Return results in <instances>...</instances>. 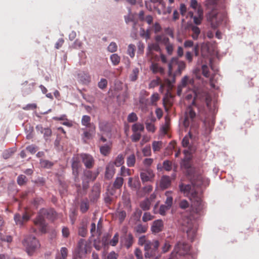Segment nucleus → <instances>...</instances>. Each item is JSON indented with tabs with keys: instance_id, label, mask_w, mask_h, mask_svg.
Instances as JSON below:
<instances>
[{
	"instance_id": "f257e3e1",
	"label": "nucleus",
	"mask_w": 259,
	"mask_h": 259,
	"mask_svg": "<svg viewBox=\"0 0 259 259\" xmlns=\"http://www.w3.org/2000/svg\"><path fill=\"white\" fill-rule=\"evenodd\" d=\"M56 217V212L53 209H41L40 210L36 218L33 221L34 224L38 227L39 231L42 233L46 232V224L45 218L53 220Z\"/></svg>"
},
{
	"instance_id": "f03ea898",
	"label": "nucleus",
	"mask_w": 259,
	"mask_h": 259,
	"mask_svg": "<svg viewBox=\"0 0 259 259\" xmlns=\"http://www.w3.org/2000/svg\"><path fill=\"white\" fill-rule=\"evenodd\" d=\"M22 244L27 253L30 256L36 252L40 247L38 239L32 235L26 236L22 241Z\"/></svg>"
},
{
	"instance_id": "7ed1b4c3",
	"label": "nucleus",
	"mask_w": 259,
	"mask_h": 259,
	"mask_svg": "<svg viewBox=\"0 0 259 259\" xmlns=\"http://www.w3.org/2000/svg\"><path fill=\"white\" fill-rule=\"evenodd\" d=\"M181 224L183 231L187 233L188 237L192 241L197 230V225L195 222L189 218H185Z\"/></svg>"
},
{
	"instance_id": "20e7f679",
	"label": "nucleus",
	"mask_w": 259,
	"mask_h": 259,
	"mask_svg": "<svg viewBox=\"0 0 259 259\" xmlns=\"http://www.w3.org/2000/svg\"><path fill=\"white\" fill-rule=\"evenodd\" d=\"M186 68V64L184 61H179L177 58H173L168 63V75L172 78L177 75H181L182 71Z\"/></svg>"
},
{
	"instance_id": "39448f33",
	"label": "nucleus",
	"mask_w": 259,
	"mask_h": 259,
	"mask_svg": "<svg viewBox=\"0 0 259 259\" xmlns=\"http://www.w3.org/2000/svg\"><path fill=\"white\" fill-rule=\"evenodd\" d=\"M192 201V209L193 212L201 215L204 208V204L197 192H192L190 196Z\"/></svg>"
},
{
	"instance_id": "423d86ee",
	"label": "nucleus",
	"mask_w": 259,
	"mask_h": 259,
	"mask_svg": "<svg viewBox=\"0 0 259 259\" xmlns=\"http://www.w3.org/2000/svg\"><path fill=\"white\" fill-rule=\"evenodd\" d=\"M184 125L186 127L190 126L191 130L198 127L196 114L191 107L187 108L185 111Z\"/></svg>"
},
{
	"instance_id": "0eeeda50",
	"label": "nucleus",
	"mask_w": 259,
	"mask_h": 259,
	"mask_svg": "<svg viewBox=\"0 0 259 259\" xmlns=\"http://www.w3.org/2000/svg\"><path fill=\"white\" fill-rule=\"evenodd\" d=\"M159 243L158 240L150 241L144 247L145 256L150 258L156 255L158 252Z\"/></svg>"
},
{
	"instance_id": "6e6552de",
	"label": "nucleus",
	"mask_w": 259,
	"mask_h": 259,
	"mask_svg": "<svg viewBox=\"0 0 259 259\" xmlns=\"http://www.w3.org/2000/svg\"><path fill=\"white\" fill-rule=\"evenodd\" d=\"M190 250V246L185 242H178L175 246L174 251L171 254L170 259H173L175 254H178L180 255H185L189 254Z\"/></svg>"
},
{
	"instance_id": "1a4fd4ad",
	"label": "nucleus",
	"mask_w": 259,
	"mask_h": 259,
	"mask_svg": "<svg viewBox=\"0 0 259 259\" xmlns=\"http://www.w3.org/2000/svg\"><path fill=\"white\" fill-rule=\"evenodd\" d=\"M207 20L213 29H216L223 21V16L215 11H211L207 16Z\"/></svg>"
},
{
	"instance_id": "9d476101",
	"label": "nucleus",
	"mask_w": 259,
	"mask_h": 259,
	"mask_svg": "<svg viewBox=\"0 0 259 259\" xmlns=\"http://www.w3.org/2000/svg\"><path fill=\"white\" fill-rule=\"evenodd\" d=\"M155 177L153 170L149 168L143 169L140 172L141 179L143 183L152 182Z\"/></svg>"
},
{
	"instance_id": "9b49d317",
	"label": "nucleus",
	"mask_w": 259,
	"mask_h": 259,
	"mask_svg": "<svg viewBox=\"0 0 259 259\" xmlns=\"http://www.w3.org/2000/svg\"><path fill=\"white\" fill-rule=\"evenodd\" d=\"M80 157L82 161L87 168L91 169L95 165V160L93 157L88 154H81Z\"/></svg>"
},
{
	"instance_id": "f8f14e48",
	"label": "nucleus",
	"mask_w": 259,
	"mask_h": 259,
	"mask_svg": "<svg viewBox=\"0 0 259 259\" xmlns=\"http://www.w3.org/2000/svg\"><path fill=\"white\" fill-rule=\"evenodd\" d=\"M175 82V79L174 76H172V78L169 77L164 80L163 83L160 84L159 88V91L161 93L163 92L165 88H166V90L169 92L172 88V84Z\"/></svg>"
},
{
	"instance_id": "ddd939ff",
	"label": "nucleus",
	"mask_w": 259,
	"mask_h": 259,
	"mask_svg": "<svg viewBox=\"0 0 259 259\" xmlns=\"http://www.w3.org/2000/svg\"><path fill=\"white\" fill-rule=\"evenodd\" d=\"M91 118L89 115H83L81 123V124L85 127V128H90L91 131L95 132L96 126L93 123L91 122Z\"/></svg>"
},
{
	"instance_id": "4468645a",
	"label": "nucleus",
	"mask_w": 259,
	"mask_h": 259,
	"mask_svg": "<svg viewBox=\"0 0 259 259\" xmlns=\"http://www.w3.org/2000/svg\"><path fill=\"white\" fill-rule=\"evenodd\" d=\"M115 172V168L112 162L109 163L106 166L105 178L107 180L111 179Z\"/></svg>"
},
{
	"instance_id": "2eb2a0df",
	"label": "nucleus",
	"mask_w": 259,
	"mask_h": 259,
	"mask_svg": "<svg viewBox=\"0 0 259 259\" xmlns=\"http://www.w3.org/2000/svg\"><path fill=\"white\" fill-rule=\"evenodd\" d=\"M179 187L180 191L189 197L192 192H197L196 190H194V186L192 187L189 184L185 185L182 183L180 185Z\"/></svg>"
},
{
	"instance_id": "dca6fc26",
	"label": "nucleus",
	"mask_w": 259,
	"mask_h": 259,
	"mask_svg": "<svg viewBox=\"0 0 259 259\" xmlns=\"http://www.w3.org/2000/svg\"><path fill=\"white\" fill-rule=\"evenodd\" d=\"M190 180L192 184L194 187H200L203 184V178L201 175L198 174H194L190 176Z\"/></svg>"
},
{
	"instance_id": "f3484780",
	"label": "nucleus",
	"mask_w": 259,
	"mask_h": 259,
	"mask_svg": "<svg viewBox=\"0 0 259 259\" xmlns=\"http://www.w3.org/2000/svg\"><path fill=\"white\" fill-rule=\"evenodd\" d=\"M163 228V223L161 220H157L153 222L151 226V231L153 233H159Z\"/></svg>"
},
{
	"instance_id": "a211bd4d",
	"label": "nucleus",
	"mask_w": 259,
	"mask_h": 259,
	"mask_svg": "<svg viewBox=\"0 0 259 259\" xmlns=\"http://www.w3.org/2000/svg\"><path fill=\"white\" fill-rule=\"evenodd\" d=\"M73 175L76 178L78 175V169L80 166V162L77 157H73L72 162Z\"/></svg>"
},
{
	"instance_id": "6ab92c4d",
	"label": "nucleus",
	"mask_w": 259,
	"mask_h": 259,
	"mask_svg": "<svg viewBox=\"0 0 259 259\" xmlns=\"http://www.w3.org/2000/svg\"><path fill=\"white\" fill-rule=\"evenodd\" d=\"M128 185L132 189L135 190H139L141 186V184L138 178L134 179L130 178L128 181Z\"/></svg>"
},
{
	"instance_id": "aec40b11",
	"label": "nucleus",
	"mask_w": 259,
	"mask_h": 259,
	"mask_svg": "<svg viewBox=\"0 0 259 259\" xmlns=\"http://www.w3.org/2000/svg\"><path fill=\"white\" fill-rule=\"evenodd\" d=\"M123 245L127 249L130 248L134 243V237L132 234L130 233L125 235L122 241Z\"/></svg>"
},
{
	"instance_id": "412c9836",
	"label": "nucleus",
	"mask_w": 259,
	"mask_h": 259,
	"mask_svg": "<svg viewBox=\"0 0 259 259\" xmlns=\"http://www.w3.org/2000/svg\"><path fill=\"white\" fill-rule=\"evenodd\" d=\"M150 69L154 74L159 73L160 74L162 75L164 73V69L158 63H152L150 67Z\"/></svg>"
},
{
	"instance_id": "4be33fe9",
	"label": "nucleus",
	"mask_w": 259,
	"mask_h": 259,
	"mask_svg": "<svg viewBox=\"0 0 259 259\" xmlns=\"http://www.w3.org/2000/svg\"><path fill=\"white\" fill-rule=\"evenodd\" d=\"M196 15L193 18V22L195 24L198 25L201 24L203 19V10L199 9L197 11Z\"/></svg>"
},
{
	"instance_id": "5701e85b",
	"label": "nucleus",
	"mask_w": 259,
	"mask_h": 259,
	"mask_svg": "<svg viewBox=\"0 0 259 259\" xmlns=\"http://www.w3.org/2000/svg\"><path fill=\"white\" fill-rule=\"evenodd\" d=\"M189 29L192 32L191 36L193 39H197L200 33V29L199 28L194 24H190L189 25Z\"/></svg>"
},
{
	"instance_id": "b1692460",
	"label": "nucleus",
	"mask_w": 259,
	"mask_h": 259,
	"mask_svg": "<svg viewBox=\"0 0 259 259\" xmlns=\"http://www.w3.org/2000/svg\"><path fill=\"white\" fill-rule=\"evenodd\" d=\"M112 143L110 142L107 144L100 146V153L104 156H107L110 153Z\"/></svg>"
},
{
	"instance_id": "393cba45",
	"label": "nucleus",
	"mask_w": 259,
	"mask_h": 259,
	"mask_svg": "<svg viewBox=\"0 0 259 259\" xmlns=\"http://www.w3.org/2000/svg\"><path fill=\"white\" fill-rule=\"evenodd\" d=\"M98 175V171L93 172L90 170H86L84 171V176L89 181H95Z\"/></svg>"
},
{
	"instance_id": "a878e982",
	"label": "nucleus",
	"mask_w": 259,
	"mask_h": 259,
	"mask_svg": "<svg viewBox=\"0 0 259 259\" xmlns=\"http://www.w3.org/2000/svg\"><path fill=\"white\" fill-rule=\"evenodd\" d=\"M171 184L170 178L168 176H163L161 178L160 186L161 189H165L169 187Z\"/></svg>"
},
{
	"instance_id": "bb28decb",
	"label": "nucleus",
	"mask_w": 259,
	"mask_h": 259,
	"mask_svg": "<svg viewBox=\"0 0 259 259\" xmlns=\"http://www.w3.org/2000/svg\"><path fill=\"white\" fill-rule=\"evenodd\" d=\"M68 254V250L67 248L63 247L60 249V252H58L56 256V259H66Z\"/></svg>"
},
{
	"instance_id": "cd10ccee",
	"label": "nucleus",
	"mask_w": 259,
	"mask_h": 259,
	"mask_svg": "<svg viewBox=\"0 0 259 259\" xmlns=\"http://www.w3.org/2000/svg\"><path fill=\"white\" fill-rule=\"evenodd\" d=\"M123 178L121 177H117L113 184V187L115 189H120L123 184Z\"/></svg>"
},
{
	"instance_id": "c85d7f7f",
	"label": "nucleus",
	"mask_w": 259,
	"mask_h": 259,
	"mask_svg": "<svg viewBox=\"0 0 259 259\" xmlns=\"http://www.w3.org/2000/svg\"><path fill=\"white\" fill-rule=\"evenodd\" d=\"M139 73V69L138 68H134L133 69L131 73L129 75V78L131 81H135L138 78Z\"/></svg>"
},
{
	"instance_id": "c756f323",
	"label": "nucleus",
	"mask_w": 259,
	"mask_h": 259,
	"mask_svg": "<svg viewBox=\"0 0 259 259\" xmlns=\"http://www.w3.org/2000/svg\"><path fill=\"white\" fill-rule=\"evenodd\" d=\"M151 204L149 199H145L140 202V206L144 211L148 210L150 208Z\"/></svg>"
},
{
	"instance_id": "7c9ffc66",
	"label": "nucleus",
	"mask_w": 259,
	"mask_h": 259,
	"mask_svg": "<svg viewBox=\"0 0 259 259\" xmlns=\"http://www.w3.org/2000/svg\"><path fill=\"white\" fill-rule=\"evenodd\" d=\"M204 124L206 128H208L210 131L214 124V119L213 117L211 118H206L204 120Z\"/></svg>"
},
{
	"instance_id": "2f4dec72",
	"label": "nucleus",
	"mask_w": 259,
	"mask_h": 259,
	"mask_svg": "<svg viewBox=\"0 0 259 259\" xmlns=\"http://www.w3.org/2000/svg\"><path fill=\"white\" fill-rule=\"evenodd\" d=\"M100 194V191L99 187L98 186H94L90 196L91 200H96L99 197Z\"/></svg>"
},
{
	"instance_id": "473e14b6",
	"label": "nucleus",
	"mask_w": 259,
	"mask_h": 259,
	"mask_svg": "<svg viewBox=\"0 0 259 259\" xmlns=\"http://www.w3.org/2000/svg\"><path fill=\"white\" fill-rule=\"evenodd\" d=\"M124 156L122 154H119L116 157L115 161L112 163L114 166L116 165L117 167L121 166L124 163Z\"/></svg>"
},
{
	"instance_id": "72a5a7b5",
	"label": "nucleus",
	"mask_w": 259,
	"mask_h": 259,
	"mask_svg": "<svg viewBox=\"0 0 259 259\" xmlns=\"http://www.w3.org/2000/svg\"><path fill=\"white\" fill-rule=\"evenodd\" d=\"M201 100L205 103L208 108H210L211 98L208 94L204 93L202 97Z\"/></svg>"
},
{
	"instance_id": "f704fd0d",
	"label": "nucleus",
	"mask_w": 259,
	"mask_h": 259,
	"mask_svg": "<svg viewBox=\"0 0 259 259\" xmlns=\"http://www.w3.org/2000/svg\"><path fill=\"white\" fill-rule=\"evenodd\" d=\"M136 156L134 154H132L126 158V164L128 167H133L136 163Z\"/></svg>"
},
{
	"instance_id": "c9c22d12",
	"label": "nucleus",
	"mask_w": 259,
	"mask_h": 259,
	"mask_svg": "<svg viewBox=\"0 0 259 259\" xmlns=\"http://www.w3.org/2000/svg\"><path fill=\"white\" fill-rule=\"evenodd\" d=\"M165 195L166 196V199L165 201V204L168 207L170 208L173 202V198L171 196V192L166 191L165 193Z\"/></svg>"
},
{
	"instance_id": "e433bc0d",
	"label": "nucleus",
	"mask_w": 259,
	"mask_h": 259,
	"mask_svg": "<svg viewBox=\"0 0 259 259\" xmlns=\"http://www.w3.org/2000/svg\"><path fill=\"white\" fill-rule=\"evenodd\" d=\"M132 175L131 170L128 168H126L124 166H122L120 168V175L121 177H125L131 176Z\"/></svg>"
},
{
	"instance_id": "4c0bfd02",
	"label": "nucleus",
	"mask_w": 259,
	"mask_h": 259,
	"mask_svg": "<svg viewBox=\"0 0 259 259\" xmlns=\"http://www.w3.org/2000/svg\"><path fill=\"white\" fill-rule=\"evenodd\" d=\"M35 83H30L26 86H24L23 91L25 95L30 94L33 90Z\"/></svg>"
},
{
	"instance_id": "58836bf2",
	"label": "nucleus",
	"mask_w": 259,
	"mask_h": 259,
	"mask_svg": "<svg viewBox=\"0 0 259 259\" xmlns=\"http://www.w3.org/2000/svg\"><path fill=\"white\" fill-rule=\"evenodd\" d=\"M156 40L157 42H161L165 46L170 44L169 39L166 36L158 35L156 37Z\"/></svg>"
},
{
	"instance_id": "ea45409f",
	"label": "nucleus",
	"mask_w": 259,
	"mask_h": 259,
	"mask_svg": "<svg viewBox=\"0 0 259 259\" xmlns=\"http://www.w3.org/2000/svg\"><path fill=\"white\" fill-rule=\"evenodd\" d=\"M190 7L195 10L196 12L199 9L201 10H203L201 5L199 4L197 0H191L190 3Z\"/></svg>"
},
{
	"instance_id": "a19ab883",
	"label": "nucleus",
	"mask_w": 259,
	"mask_h": 259,
	"mask_svg": "<svg viewBox=\"0 0 259 259\" xmlns=\"http://www.w3.org/2000/svg\"><path fill=\"white\" fill-rule=\"evenodd\" d=\"M89 208V203L88 200H82L80 203V209L82 213L86 212Z\"/></svg>"
},
{
	"instance_id": "79ce46f5",
	"label": "nucleus",
	"mask_w": 259,
	"mask_h": 259,
	"mask_svg": "<svg viewBox=\"0 0 259 259\" xmlns=\"http://www.w3.org/2000/svg\"><path fill=\"white\" fill-rule=\"evenodd\" d=\"M99 128L100 131L104 132H108L110 131L109 123L106 121H102L99 123Z\"/></svg>"
},
{
	"instance_id": "37998d69",
	"label": "nucleus",
	"mask_w": 259,
	"mask_h": 259,
	"mask_svg": "<svg viewBox=\"0 0 259 259\" xmlns=\"http://www.w3.org/2000/svg\"><path fill=\"white\" fill-rule=\"evenodd\" d=\"M78 247L80 251H84V253H87V245L84 239H80L78 243Z\"/></svg>"
},
{
	"instance_id": "c03bdc74",
	"label": "nucleus",
	"mask_w": 259,
	"mask_h": 259,
	"mask_svg": "<svg viewBox=\"0 0 259 259\" xmlns=\"http://www.w3.org/2000/svg\"><path fill=\"white\" fill-rule=\"evenodd\" d=\"M161 141H153L152 144L153 150L154 152L159 151L162 147Z\"/></svg>"
},
{
	"instance_id": "a18cd8bd",
	"label": "nucleus",
	"mask_w": 259,
	"mask_h": 259,
	"mask_svg": "<svg viewBox=\"0 0 259 259\" xmlns=\"http://www.w3.org/2000/svg\"><path fill=\"white\" fill-rule=\"evenodd\" d=\"M132 130L133 133H138V131L143 132L144 130V125L142 124L138 123H135L132 125Z\"/></svg>"
},
{
	"instance_id": "49530a36",
	"label": "nucleus",
	"mask_w": 259,
	"mask_h": 259,
	"mask_svg": "<svg viewBox=\"0 0 259 259\" xmlns=\"http://www.w3.org/2000/svg\"><path fill=\"white\" fill-rule=\"evenodd\" d=\"M110 60L113 65H117L120 62V58L117 54H113L111 55Z\"/></svg>"
},
{
	"instance_id": "de8ad7c7",
	"label": "nucleus",
	"mask_w": 259,
	"mask_h": 259,
	"mask_svg": "<svg viewBox=\"0 0 259 259\" xmlns=\"http://www.w3.org/2000/svg\"><path fill=\"white\" fill-rule=\"evenodd\" d=\"M191 138V132H189L188 135L184 137L183 139L182 144L184 147H188L189 146V140Z\"/></svg>"
},
{
	"instance_id": "09e8293b",
	"label": "nucleus",
	"mask_w": 259,
	"mask_h": 259,
	"mask_svg": "<svg viewBox=\"0 0 259 259\" xmlns=\"http://www.w3.org/2000/svg\"><path fill=\"white\" fill-rule=\"evenodd\" d=\"M78 76L80 79L84 83L89 82L90 81V76L88 73H79Z\"/></svg>"
},
{
	"instance_id": "8fccbe9b",
	"label": "nucleus",
	"mask_w": 259,
	"mask_h": 259,
	"mask_svg": "<svg viewBox=\"0 0 259 259\" xmlns=\"http://www.w3.org/2000/svg\"><path fill=\"white\" fill-rule=\"evenodd\" d=\"M160 97L158 93H155L152 95L150 97V103L148 104L155 105L156 102L159 100Z\"/></svg>"
},
{
	"instance_id": "3c124183",
	"label": "nucleus",
	"mask_w": 259,
	"mask_h": 259,
	"mask_svg": "<svg viewBox=\"0 0 259 259\" xmlns=\"http://www.w3.org/2000/svg\"><path fill=\"white\" fill-rule=\"evenodd\" d=\"M135 230L138 233H144L147 230V227L142 224H139L135 227Z\"/></svg>"
},
{
	"instance_id": "603ef678",
	"label": "nucleus",
	"mask_w": 259,
	"mask_h": 259,
	"mask_svg": "<svg viewBox=\"0 0 259 259\" xmlns=\"http://www.w3.org/2000/svg\"><path fill=\"white\" fill-rule=\"evenodd\" d=\"M161 82V79L159 77H157L156 79H153L151 81L149 84V89H153L155 87L158 86L160 84Z\"/></svg>"
},
{
	"instance_id": "864d4df0",
	"label": "nucleus",
	"mask_w": 259,
	"mask_h": 259,
	"mask_svg": "<svg viewBox=\"0 0 259 259\" xmlns=\"http://www.w3.org/2000/svg\"><path fill=\"white\" fill-rule=\"evenodd\" d=\"M17 181L19 185L22 186L26 183L27 178L25 176L21 175L18 177Z\"/></svg>"
},
{
	"instance_id": "5fc2aeb1",
	"label": "nucleus",
	"mask_w": 259,
	"mask_h": 259,
	"mask_svg": "<svg viewBox=\"0 0 259 259\" xmlns=\"http://www.w3.org/2000/svg\"><path fill=\"white\" fill-rule=\"evenodd\" d=\"M150 240L146 239L145 236L140 237L138 239V244L141 246H146Z\"/></svg>"
},
{
	"instance_id": "6e6d98bb",
	"label": "nucleus",
	"mask_w": 259,
	"mask_h": 259,
	"mask_svg": "<svg viewBox=\"0 0 259 259\" xmlns=\"http://www.w3.org/2000/svg\"><path fill=\"white\" fill-rule=\"evenodd\" d=\"M12 241V238L11 236H4L0 233V245L4 242H11Z\"/></svg>"
},
{
	"instance_id": "4d7b16f0",
	"label": "nucleus",
	"mask_w": 259,
	"mask_h": 259,
	"mask_svg": "<svg viewBox=\"0 0 259 259\" xmlns=\"http://www.w3.org/2000/svg\"><path fill=\"white\" fill-rule=\"evenodd\" d=\"M142 153L144 156H150L151 155V149L150 145H147L142 150Z\"/></svg>"
},
{
	"instance_id": "13d9d810",
	"label": "nucleus",
	"mask_w": 259,
	"mask_h": 259,
	"mask_svg": "<svg viewBox=\"0 0 259 259\" xmlns=\"http://www.w3.org/2000/svg\"><path fill=\"white\" fill-rule=\"evenodd\" d=\"M136 50L135 46L133 44H130L128 46L127 54L131 57L133 58L135 56V52Z\"/></svg>"
},
{
	"instance_id": "bf43d9fd",
	"label": "nucleus",
	"mask_w": 259,
	"mask_h": 259,
	"mask_svg": "<svg viewBox=\"0 0 259 259\" xmlns=\"http://www.w3.org/2000/svg\"><path fill=\"white\" fill-rule=\"evenodd\" d=\"M87 128H82V130L84 131L83 133V137L87 139H89L92 137V134L95 132L91 131L90 128H88V131L87 130Z\"/></svg>"
},
{
	"instance_id": "052dcab7",
	"label": "nucleus",
	"mask_w": 259,
	"mask_h": 259,
	"mask_svg": "<svg viewBox=\"0 0 259 259\" xmlns=\"http://www.w3.org/2000/svg\"><path fill=\"white\" fill-rule=\"evenodd\" d=\"M163 168L166 171H170L172 169V162L169 160H165L163 162Z\"/></svg>"
},
{
	"instance_id": "680f3d73",
	"label": "nucleus",
	"mask_w": 259,
	"mask_h": 259,
	"mask_svg": "<svg viewBox=\"0 0 259 259\" xmlns=\"http://www.w3.org/2000/svg\"><path fill=\"white\" fill-rule=\"evenodd\" d=\"M14 220H15V222L16 225H19L20 226H22L23 225L24 222L22 220V217L20 214H16L14 215Z\"/></svg>"
},
{
	"instance_id": "e2e57ef3",
	"label": "nucleus",
	"mask_w": 259,
	"mask_h": 259,
	"mask_svg": "<svg viewBox=\"0 0 259 259\" xmlns=\"http://www.w3.org/2000/svg\"><path fill=\"white\" fill-rule=\"evenodd\" d=\"M126 212L124 210H121L117 212V216L120 221V223H122L126 217Z\"/></svg>"
},
{
	"instance_id": "0e129e2a",
	"label": "nucleus",
	"mask_w": 259,
	"mask_h": 259,
	"mask_svg": "<svg viewBox=\"0 0 259 259\" xmlns=\"http://www.w3.org/2000/svg\"><path fill=\"white\" fill-rule=\"evenodd\" d=\"M119 235L118 233H116L113 236V238L110 241V245L113 246L116 245L118 242Z\"/></svg>"
},
{
	"instance_id": "69168bd1",
	"label": "nucleus",
	"mask_w": 259,
	"mask_h": 259,
	"mask_svg": "<svg viewBox=\"0 0 259 259\" xmlns=\"http://www.w3.org/2000/svg\"><path fill=\"white\" fill-rule=\"evenodd\" d=\"M138 119L136 114L134 112L130 113L127 116V121L129 122L137 121Z\"/></svg>"
},
{
	"instance_id": "338daca9",
	"label": "nucleus",
	"mask_w": 259,
	"mask_h": 259,
	"mask_svg": "<svg viewBox=\"0 0 259 259\" xmlns=\"http://www.w3.org/2000/svg\"><path fill=\"white\" fill-rule=\"evenodd\" d=\"M154 217L150 214L149 212H145L142 217V220L144 222H147L149 221L153 220Z\"/></svg>"
},
{
	"instance_id": "774afa93",
	"label": "nucleus",
	"mask_w": 259,
	"mask_h": 259,
	"mask_svg": "<svg viewBox=\"0 0 259 259\" xmlns=\"http://www.w3.org/2000/svg\"><path fill=\"white\" fill-rule=\"evenodd\" d=\"M40 163L42 167L45 168H50L53 165V163L47 160H40Z\"/></svg>"
}]
</instances>
